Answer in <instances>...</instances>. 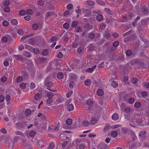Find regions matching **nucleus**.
<instances>
[{
	"label": "nucleus",
	"mask_w": 149,
	"mask_h": 149,
	"mask_svg": "<svg viewBox=\"0 0 149 149\" xmlns=\"http://www.w3.org/2000/svg\"><path fill=\"white\" fill-rule=\"evenodd\" d=\"M78 24V22L76 21H73L72 24V26L73 27H75Z\"/></svg>",
	"instance_id": "nucleus-34"
},
{
	"label": "nucleus",
	"mask_w": 149,
	"mask_h": 149,
	"mask_svg": "<svg viewBox=\"0 0 149 149\" xmlns=\"http://www.w3.org/2000/svg\"><path fill=\"white\" fill-rule=\"evenodd\" d=\"M14 57L18 61H22L23 59L22 56L21 55H13Z\"/></svg>",
	"instance_id": "nucleus-6"
},
{
	"label": "nucleus",
	"mask_w": 149,
	"mask_h": 149,
	"mask_svg": "<svg viewBox=\"0 0 149 149\" xmlns=\"http://www.w3.org/2000/svg\"><path fill=\"white\" fill-rule=\"evenodd\" d=\"M95 2L92 1H88L84 2V4L85 5H88L89 6H93L95 5Z\"/></svg>",
	"instance_id": "nucleus-4"
},
{
	"label": "nucleus",
	"mask_w": 149,
	"mask_h": 149,
	"mask_svg": "<svg viewBox=\"0 0 149 149\" xmlns=\"http://www.w3.org/2000/svg\"><path fill=\"white\" fill-rule=\"evenodd\" d=\"M45 84L46 86L49 88H50L52 86V83L50 79L47 78L45 82Z\"/></svg>",
	"instance_id": "nucleus-2"
},
{
	"label": "nucleus",
	"mask_w": 149,
	"mask_h": 149,
	"mask_svg": "<svg viewBox=\"0 0 149 149\" xmlns=\"http://www.w3.org/2000/svg\"><path fill=\"white\" fill-rule=\"evenodd\" d=\"M48 51L46 49L44 50L42 52V54L43 55L46 56L48 54Z\"/></svg>",
	"instance_id": "nucleus-56"
},
{
	"label": "nucleus",
	"mask_w": 149,
	"mask_h": 149,
	"mask_svg": "<svg viewBox=\"0 0 149 149\" xmlns=\"http://www.w3.org/2000/svg\"><path fill=\"white\" fill-rule=\"evenodd\" d=\"M47 97L49 98H52L53 96V93L50 92H48L47 93Z\"/></svg>",
	"instance_id": "nucleus-28"
},
{
	"label": "nucleus",
	"mask_w": 149,
	"mask_h": 149,
	"mask_svg": "<svg viewBox=\"0 0 149 149\" xmlns=\"http://www.w3.org/2000/svg\"><path fill=\"white\" fill-rule=\"evenodd\" d=\"M4 11L5 12H9L10 11V9L8 6H5V7L4 8Z\"/></svg>",
	"instance_id": "nucleus-51"
},
{
	"label": "nucleus",
	"mask_w": 149,
	"mask_h": 149,
	"mask_svg": "<svg viewBox=\"0 0 149 149\" xmlns=\"http://www.w3.org/2000/svg\"><path fill=\"white\" fill-rule=\"evenodd\" d=\"M107 146V145L105 144L102 143L99 144L97 148L99 149H104Z\"/></svg>",
	"instance_id": "nucleus-3"
},
{
	"label": "nucleus",
	"mask_w": 149,
	"mask_h": 149,
	"mask_svg": "<svg viewBox=\"0 0 149 149\" xmlns=\"http://www.w3.org/2000/svg\"><path fill=\"white\" fill-rule=\"evenodd\" d=\"M118 83L115 81H113L111 83V85L114 88L117 87L118 86Z\"/></svg>",
	"instance_id": "nucleus-17"
},
{
	"label": "nucleus",
	"mask_w": 149,
	"mask_h": 149,
	"mask_svg": "<svg viewBox=\"0 0 149 149\" xmlns=\"http://www.w3.org/2000/svg\"><path fill=\"white\" fill-rule=\"evenodd\" d=\"M73 6L72 4H69L67 6V7L68 9L71 10L73 8Z\"/></svg>",
	"instance_id": "nucleus-45"
},
{
	"label": "nucleus",
	"mask_w": 149,
	"mask_h": 149,
	"mask_svg": "<svg viewBox=\"0 0 149 149\" xmlns=\"http://www.w3.org/2000/svg\"><path fill=\"white\" fill-rule=\"evenodd\" d=\"M93 101L91 100L88 99L86 101L87 104L88 105L90 106V107H91V106L93 104Z\"/></svg>",
	"instance_id": "nucleus-18"
},
{
	"label": "nucleus",
	"mask_w": 149,
	"mask_h": 149,
	"mask_svg": "<svg viewBox=\"0 0 149 149\" xmlns=\"http://www.w3.org/2000/svg\"><path fill=\"white\" fill-rule=\"evenodd\" d=\"M29 43V44L33 45L35 44L36 42L35 40V39L32 38H31L28 41Z\"/></svg>",
	"instance_id": "nucleus-16"
},
{
	"label": "nucleus",
	"mask_w": 149,
	"mask_h": 149,
	"mask_svg": "<svg viewBox=\"0 0 149 149\" xmlns=\"http://www.w3.org/2000/svg\"><path fill=\"white\" fill-rule=\"evenodd\" d=\"M22 80V76H19L17 78L16 81L17 82H19L21 81Z\"/></svg>",
	"instance_id": "nucleus-40"
},
{
	"label": "nucleus",
	"mask_w": 149,
	"mask_h": 149,
	"mask_svg": "<svg viewBox=\"0 0 149 149\" xmlns=\"http://www.w3.org/2000/svg\"><path fill=\"white\" fill-rule=\"evenodd\" d=\"M131 111V109L130 107H127L125 108V112L126 113H128Z\"/></svg>",
	"instance_id": "nucleus-43"
},
{
	"label": "nucleus",
	"mask_w": 149,
	"mask_h": 149,
	"mask_svg": "<svg viewBox=\"0 0 149 149\" xmlns=\"http://www.w3.org/2000/svg\"><path fill=\"white\" fill-rule=\"evenodd\" d=\"M3 25L4 26H7L9 25V23L6 20L3 21L2 23Z\"/></svg>",
	"instance_id": "nucleus-42"
},
{
	"label": "nucleus",
	"mask_w": 149,
	"mask_h": 149,
	"mask_svg": "<svg viewBox=\"0 0 149 149\" xmlns=\"http://www.w3.org/2000/svg\"><path fill=\"white\" fill-rule=\"evenodd\" d=\"M15 133L17 135H19L21 136L22 137H25V135L22 132H21L18 131H16L15 132Z\"/></svg>",
	"instance_id": "nucleus-20"
},
{
	"label": "nucleus",
	"mask_w": 149,
	"mask_h": 149,
	"mask_svg": "<svg viewBox=\"0 0 149 149\" xmlns=\"http://www.w3.org/2000/svg\"><path fill=\"white\" fill-rule=\"evenodd\" d=\"M104 10L107 13L110 14H111L112 13V11L110 9L108 8H105L104 9Z\"/></svg>",
	"instance_id": "nucleus-38"
},
{
	"label": "nucleus",
	"mask_w": 149,
	"mask_h": 149,
	"mask_svg": "<svg viewBox=\"0 0 149 149\" xmlns=\"http://www.w3.org/2000/svg\"><path fill=\"white\" fill-rule=\"evenodd\" d=\"M112 118L113 120H117L119 118V115L117 113H115L112 115Z\"/></svg>",
	"instance_id": "nucleus-8"
},
{
	"label": "nucleus",
	"mask_w": 149,
	"mask_h": 149,
	"mask_svg": "<svg viewBox=\"0 0 149 149\" xmlns=\"http://www.w3.org/2000/svg\"><path fill=\"white\" fill-rule=\"evenodd\" d=\"M74 109V105L72 104H70L68 106L67 109L69 111H72Z\"/></svg>",
	"instance_id": "nucleus-9"
},
{
	"label": "nucleus",
	"mask_w": 149,
	"mask_h": 149,
	"mask_svg": "<svg viewBox=\"0 0 149 149\" xmlns=\"http://www.w3.org/2000/svg\"><path fill=\"white\" fill-rule=\"evenodd\" d=\"M41 97V95H40L38 93L37 94H36L35 95V100H39V99H40V98Z\"/></svg>",
	"instance_id": "nucleus-33"
},
{
	"label": "nucleus",
	"mask_w": 149,
	"mask_h": 149,
	"mask_svg": "<svg viewBox=\"0 0 149 149\" xmlns=\"http://www.w3.org/2000/svg\"><path fill=\"white\" fill-rule=\"evenodd\" d=\"M132 53V51L129 50L127 51L126 54L127 56H131Z\"/></svg>",
	"instance_id": "nucleus-47"
},
{
	"label": "nucleus",
	"mask_w": 149,
	"mask_h": 149,
	"mask_svg": "<svg viewBox=\"0 0 149 149\" xmlns=\"http://www.w3.org/2000/svg\"><path fill=\"white\" fill-rule=\"evenodd\" d=\"M22 54L24 56L28 57H31V55L30 52L26 51H24L22 52Z\"/></svg>",
	"instance_id": "nucleus-7"
},
{
	"label": "nucleus",
	"mask_w": 149,
	"mask_h": 149,
	"mask_svg": "<svg viewBox=\"0 0 149 149\" xmlns=\"http://www.w3.org/2000/svg\"><path fill=\"white\" fill-rule=\"evenodd\" d=\"M6 77L5 76H4L1 77V82H4L6 81Z\"/></svg>",
	"instance_id": "nucleus-49"
},
{
	"label": "nucleus",
	"mask_w": 149,
	"mask_h": 149,
	"mask_svg": "<svg viewBox=\"0 0 149 149\" xmlns=\"http://www.w3.org/2000/svg\"><path fill=\"white\" fill-rule=\"evenodd\" d=\"M111 135L112 137L115 138L117 136L118 133L116 131H113L111 133Z\"/></svg>",
	"instance_id": "nucleus-27"
},
{
	"label": "nucleus",
	"mask_w": 149,
	"mask_h": 149,
	"mask_svg": "<svg viewBox=\"0 0 149 149\" xmlns=\"http://www.w3.org/2000/svg\"><path fill=\"white\" fill-rule=\"evenodd\" d=\"M33 13V11L31 9H28L26 11V13L27 15H32Z\"/></svg>",
	"instance_id": "nucleus-30"
},
{
	"label": "nucleus",
	"mask_w": 149,
	"mask_h": 149,
	"mask_svg": "<svg viewBox=\"0 0 149 149\" xmlns=\"http://www.w3.org/2000/svg\"><path fill=\"white\" fill-rule=\"evenodd\" d=\"M96 1L98 4L101 5H104L105 4L104 2L102 0H97Z\"/></svg>",
	"instance_id": "nucleus-39"
},
{
	"label": "nucleus",
	"mask_w": 149,
	"mask_h": 149,
	"mask_svg": "<svg viewBox=\"0 0 149 149\" xmlns=\"http://www.w3.org/2000/svg\"><path fill=\"white\" fill-rule=\"evenodd\" d=\"M11 97L9 95H7L6 97V100L8 104H9L10 102Z\"/></svg>",
	"instance_id": "nucleus-13"
},
{
	"label": "nucleus",
	"mask_w": 149,
	"mask_h": 149,
	"mask_svg": "<svg viewBox=\"0 0 149 149\" xmlns=\"http://www.w3.org/2000/svg\"><path fill=\"white\" fill-rule=\"evenodd\" d=\"M10 4V2L8 0L5 1L4 3V5L5 6H8Z\"/></svg>",
	"instance_id": "nucleus-62"
},
{
	"label": "nucleus",
	"mask_w": 149,
	"mask_h": 149,
	"mask_svg": "<svg viewBox=\"0 0 149 149\" xmlns=\"http://www.w3.org/2000/svg\"><path fill=\"white\" fill-rule=\"evenodd\" d=\"M25 113L26 115L28 116L31 113V111L29 109H27L26 110Z\"/></svg>",
	"instance_id": "nucleus-63"
},
{
	"label": "nucleus",
	"mask_w": 149,
	"mask_h": 149,
	"mask_svg": "<svg viewBox=\"0 0 149 149\" xmlns=\"http://www.w3.org/2000/svg\"><path fill=\"white\" fill-rule=\"evenodd\" d=\"M142 120L141 118H136V122L138 125H140L142 123Z\"/></svg>",
	"instance_id": "nucleus-25"
},
{
	"label": "nucleus",
	"mask_w": 149,
	"mask_h": 149,
	"mask_svg": "<svg viewBox=\"0 0 149 149\" xmlns=\"http://www.w3.org/2000/svg\"><path fill=\"white\" fill-rule=\"evenodd\" d=\"M36 134L35 132L34 131H31L29 133V135L31 137H33Z\"/></svg>",
	"instance_id": "nucleus-59"
},
{
	"label": "nucleus",
	"mask_w": 149,
	"mask_h": 149,
	"mask_svg": "<svg viewBox=\"0 0 149 149\" xmlns=\"http://www.w3.org/2000/svg\"><path fill=\"white\" fill-rule=\"evenodd\" d=\"M97 93L99 96H101L103 95L104 93L103 90L100 89L97 90Z\"/></svg>",
	"instance_id": "nucleus-12"
},
{
	"label": "nucleus",
	"mask_w": 149,
	"mask_h": 149,
	"mask_svg": "<svg viewBox=\"0 0 149 149\" xmlns=\"http://www.w3.org/2000/svg\"><path fill=\"white\" fill-rule=\"evenodd\" d=\"M54 147V145L52 142H50L49 145V146L48 147V149H53Z\"/></svg>",
	"instance_id": "nucleus-22"
},
{
	"label": "nucleus",
	"mask_w": 149,
	"mask_h": 149,
	"mask_svg": "<svg viewBox=\"0 0 149 149\" xmlns=\"http://www.w3.org/2000/svg\"><path fill=\"white\" fill-rule=\"evenodd\" d=\"M33 36V35H27L26 36H24L21 38L20 41H22L23 40H24L26 38L28 37H30V36Z\"/></svg>",
	"instance_id": "nucleus-32"
},
{
	"label": "nucleus",
	"mask_w": 149,
	"mask_h": 149,
	"mask_svg": "<svg viewBox=\"0 0 149 149\" xmlns=\"http://www.w3.org/2000/svg\"><path fill=\"white\" fill-rule=\"evenodd\" d=\"M63 55L61 52H59L57 55V57L59 58H61L63 57Z\"/></svg>",
	"instance_id": "nucleus-64"
},
{
	"label": "nucleus",
	"mask_w": 149,
	"mask_h": 149,
	"mask_svg": "<svg viewBox=\"0 0 149 149\" xmlns=\"http://www.w3.org/2000/svg\"><path fill=\"white\" fill-rule=\"evenodd\" d=\"M134 101V98L132 97H130L128 100V102L130 104H132Z\"/></svg>",
	"instance_id": "nucleus-37"
},
{
	"label": "nucleus",
	"mask_w": 149,
	"mask_h": 149,
	"mask_svg": "<svg viewBox=\"0 0 149 149\" xmlns=\"http://www.w3.org/2000/svg\"><path fill=\"white\" fill-rule=\"evenodd\" d=\"M119 42L118 41H115L113 43V46L114 47H116L118 46Z\"/></svg>",
	"instance_id": "nucleus-31"
},
{
	"label": "nucleus",
	"mask_w": 149,
	"mask_h": 149,
	"mask_svg": "<svg viewBox=\"0 0 149 149\" xmlns=\"http://www.w3.org/2000/svg\"><path fill=\"white\" fill-rule=\"evenodd\" d=\"M88 113L92 112V108L91 107H89L88 109H85Z\"/></svg>",
	"instance_id": "nucleus-58"
},
{
	"label": "nucleus",
	"mask_w": 149,
	"mask_h": 149,
	"mask_svg": "<svg viewBox=\"0 0 149 149\" xmlns=\"http://www.w3.org/2000/svg\"><path fill=\"white\" fill-rule=\"evenodd\" d=\"M89 124V122L86 120H84L82 122V125L84 126L87 127L88 126Z\"/></svg>",
	"instance_id": "nucleus-15"
},
{
	"label": "nucleus",
	"mask_w": 149,
	"mask_h": 149,
	"mask_svg": "<svg viewBox=\"0 0 149 149\" xmlns=\"http://www.w3.org/2000/svg\"><path fill=\"white\" fill-rule=\"evenodd\" d=\"M72 123V120L70 118H68L67 120L66 123L68 125H71Z\"/></svg>",
	"instance_id": "nucleus-26"
},
{
	"label": "nucleus",
	"mask_w": 149,
	"mask_h": 149,
	"mask_svg": "<svg viewBox=\"0 0 149 149\" xmlns=\"http://www.w3.org/2000/svg\"><path fill=\"white\" fill-rule=\"evenodd\" d=\"M11 23L13 25L15 26L17 24L18 21L16 19H12L11 20Z\"/></svg>",
	"instance_id": "nucleus-11"
},
{
	"label": "nucleus",
	"mask_w": 149,
	"mask_h": 149,
	"mask_svg": "<svg viewBox=\"0 0 149 149\" xmlns=\"http://www.w3.org/2000/svg\"><path fill=\"white\" fill-rule=\"evenodd\" d=\"M110 126L109 125L107 124L104 127L103 131L104 132H106L109 129Z\"/></svg>",
	"instance_id": "nucleus-19"
},
{
	"label": "nucleus",
	"mask_w": 149,
	"mask_h": 149,
	"mask_svg": "<svg viewBox=\"0 0 149 149\" xmlns=\"http://www.w3.org/2000/svg\"><path fill=\"white\" fill-rule=\"evenodd\" d=\"M26 84L25 83H21L20 85V88L21 89H24L26 87Z\"/></svg>",
	"instance_id": "nucleus-52"
},
{
	"label": "nucleus",
	"mask_w": 149,
	"mask_h": 149,
	"mask_svg": "<svg viewBox=\"0 0 149 149\" xmlns=\"http://www.w3.org/2000/svg\"><path fill=\"white\" fill-rule=\"evenodd\" d=\"M32 27L34 30H37L38 28V25L37 24H34L32 25Z\"/></svg>",
	"instance_id": "nucleus-35"
},
{
	"label": "nucleus",
	"mask_w": 149,
	"mask_h": 149,
	"mask_svg": "<svg viewBox=\"0 0 149 149\" xmlns=\"http://www.w3.org/2000/svg\"><path fill=\"white\" fill-rule=\"evenodd\" d=\"M57 77L58 78L60 79H61L63 78L64 74L60 72L58 74Z\"/></svg>",
	"instance_id": "nucleus-21"
},
{
	"label": "nucleus",
	"mask_w": 149,
	"mask_h": 149,
	"mask_svg": "<svg viewBox=\"0 0 149 149\" xmlns=\"http://www.w3.org/2000/svg\"><path fill=\"white\" fill-rule=\"evenodd\" d=\"M57 40V38L56 37H52L49 40V42L51 43L56 41Z\"/></svg>",
	"instance_id": "nucleus-29"
},
{
	"label": "nucleus",
	"mask_w": 149,
	"mask_h": 149,
	"mask_svg": "<svg viewBox=\"0 0 149 149\" xmlns=\"http://www.w3.org/2000/svg\"><path fill=\"white\" fill-rule=\"evenodd\" d=\"M71 140L69 138H67L63 143H61L62 148L68 149L71 147Z\"/></svg>",
	"instance_id": "nucleus-1"
},
{
	"label": "nucleus",
	"mask_w": 149,
	"mask_h": 149,
	"mask_svg": "<svg viewBox=\"0 0 149 149\" xmlns=\"http://www.w3.org/2000/svg\"><path fill=\"white\" fill-rule=\"evenodd\" d=\"M75 83L74 81H71L69 85V86L71 88H73V86L75 85Z\"/></svg>",
	"instance_id": "nucleus-55"
},
{
	"label": "nucleus",
	"mask_w": 149,
	"mask_h": 149,
	"mask_svg": "<svg viewBox=\"0 0 149 149\" xmlns=\"http://www.w3.org/2000/svg\"><path fill=\"white\" fill-rule=\"evenodd\" d=\"M146 131L141 132L139 133V136L140 137H143L144 136V135L146 134Z\"/></svg>",
	"instance_id": "nucleus-54"
},
{
	"label": "nucleus",
	"mask_w": 149,
	"mask_h": 149,
	"mask_svg": "<svg viewBox=\"0 0 149 149\" xmlns=\"http://www.w3.org/2000/svg\"><path fill=\"white\" fill-rule=\"evenodd\" d=\"M72 11H71V12L69 10H67L65 11L63 14L64 16H70L71 15L72 13Z\"/></svg>",
	"instance_id": "nucleus-14"
},
{
	"label": "nucleus",
	"mask_w": 149,
	"mask_h": 149,
	"mask_svg": "<svg viewBox=\"0 0 149 149\" xmlns=\"http://www.w3.org/2000/svg\"><path fill=\"white\" fill-rule=\"evenodd\" d=\"M73 93V91L72 90H70L66 94V97L68 98L70 97V96Z\"/></svg>",
	"instance_id": "nucleus-36"
},
{
	"label": "nucleus",
	"mask_w": 149,
	"mask_h": 149,
	"mask_svg": "<svg viewBox=\"0 0 149 149\" xmlns=\"http://www.w3.org/2000/svg\"><path fill=\"white\" fill-rule=\"evenodd\" d=\"M104 36L106 38H110V34L109 33L106 32L104 33Z\"/></svg>",
	"instance_id": "nucleus-57"
},
{
	"label": "nucleus",
	"mask_w": 149,
	"mask_h": 149,
	"mask_svg": "<svg viewBox=\"0 0 149 149\" xmlns=\"http://www.w3.org/2000/svg\"><path fill=\"white\" fill-rule=\"evenodd\" d=\"M89 38L91 39H93L95 37L94 34L92 33H90L88 36Z\"/></svg>",
	"instance_id": "nucleus-44"
},
{
	"label": "nucleus",
	"mask_w": 149,
	"mask_h": 149,
	"mask_svg": "<svg viewBox=\"0 0 149 149\" xmlns=\"http://www.w3.org/2000/svg\"><path fill=\"white\" fill-rule=\"evenodd\" d=\"M33 52L34 53H35L36 54H37L39 52V50L37 48H33Z\"/></svg>",
	"instance_id": "nucleus-60"
},
{
	"label": "nucleus",
	"mask_w": 149,
	"mask_h": 149,
	"mask_svg": "<svg viewBox=\"0 0 149 149\" xmlns=\"http://www.w3.org/2000/svg\"><path fill=\"white\" fill-rule=\"evenodd\" d=\"M26 14V12L24 10H21L19 12V14L20 15H24Z\"/></svg>",
	"instance_id": "nucleus-41"
},
{
	"label": "nucleus",
	"mask_w": 149,
	"mask_h": 149,
	"mask_svg": "<svg viewBox=\"0 0 149 149\" xmlns=\"http://www.w3.org/2000/svg\"><path fill=\"white\" fill-rule=\"evenodd\" d=\"M69 24L68 23H65L63 25V27L66 29H68L69 27Z\"/></svg>",
	"instance_id": "nucleus-50"
},
{
	"label": "nucleus",
	"mask_w": 149,
	"mask_h": 149,
	"mask_svg": "<svg viewBox=\"0 0 149 149\" xmlns=\"http://www.w3.org/2000/svg\"><path fill=\"white\" fill-rule=\"evenodd\" d=\"M31 17L29 15L26 16L24 17V18L25 20L28 21L31 19Z\"/></svg>",
	"instance_id": "nucleus-61"
},
{
	"label": "nucleus",
	"mask_w": 149,
	"mask_h": 149,
	"mask_svg": "<svg viewBox=\"0 0 149 149\" xmlns=\"http://www.w3.org/2000/svg\"><path fill=\"white\" fill-rule=\"evenodd\" d=\"M132 81L133 84H135L137 82L138 79L136 78H133L132 79Z\"/></svg>",
	"instance_id": "nucleus-46"
},
{
	"label": "nucleus",
	"mask_w": 149,
	"mask_h": 149,
	"mask_svg": "<svg viewBox=\"0 0 149 149\" xmlns=\"http://www.w3.org/2000/svg\"><path fill=\"white\" fill-rule=\"evenodd\" d=\"M1 40L3 43L6 42H8V39L6 37L4 36L2 37Z\"/></svg>",
	"instance_id": "nucleus-23"
},
{
	"label": "nucleus",
	"mask_w": 149,
	"mask_h": 149,
	"mask_svg": "<svg viewBox=\"0 0 149 149\" xmlns=\"http://www.w3.org/2000/svg\"><path fill=\"white\" fill-rule=\"evenodd\" d=\"M141 106V103L139 102H136L134 105L135 107L136 108H139Z\"/></svg>",
	"instance_id": "nucleus-24"
},
{
	"label": "nucleus",
	"mask_w": 149,
	"mask_h": 149,
	"mask_svg": "<svg viewBox=\"0 0 149 149\" xmlns=\"http://www.w3.org/2000/svg\"><path fill=\"white\" fill-rule=\"evenodd\" d=\"M84 83L86 85H89L91 84V80L87 79L85 81Z\"/></svg>",
	"instance_id": "nucleus-48"
},
{
	"label": "nucleus",
	"mask_w": 149,
	"mask_h": 149,
	"mask_svg": "<svg viewBox=\"0 0 149 149\" xmlns=\"http://www.w3.org/2000/svg\"><path fill=\"white\" fill-rule=\"evenodd\" d=\"M93 28L92 26L90 25L88 23L85 24L84 26V29L87 31L91 30Z\"/></svg>",
	"instance_id": "nucleus-5"
},
{
	"label": "nucleus",
	"mask_w": 149,
	"mask_h": 149,
	"mask_svg": "<svg viewBox=\"0 0 149 149\" xmlns=\"http://www.w3.org/2000/svg\"><path fill=\"white\" fill-rule=\"evenodd\" d=\"M103 17L102 15L99 14L96 17V19L98 21H100L103 19Z\"/></svg>",
	"instance_id": "nucleus-10"
},
{
	"label": "nucleus",
	"mask_w": 149,
	"mask_h": 149,
	"mask_svg": "<svg viewBox=\"0 0 149 149\" xmlns=\"http://www.w3.org/2000/svg\"><path fill=\"white\" fill-rule=\"evenodd\" d=\"M19 35H22L24 33L22 29L17 30V31Z\"/></svg>",
	"instance_id": "nucleus-53"
}]
</instances>
